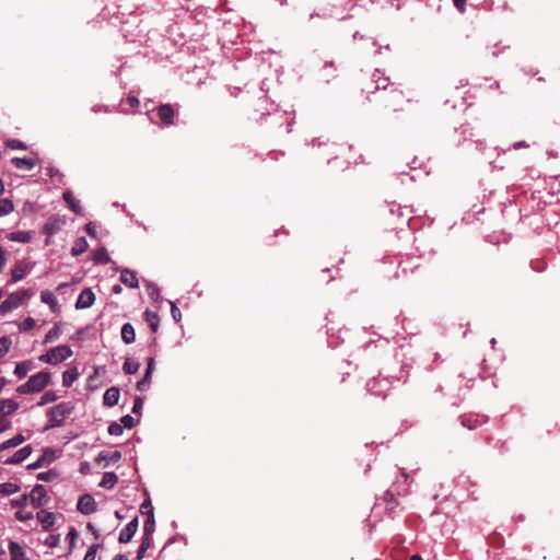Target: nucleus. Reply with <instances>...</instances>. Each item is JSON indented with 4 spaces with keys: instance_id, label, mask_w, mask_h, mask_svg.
<instances>
[{
    "instance_id": "nucleus-1",
    "label": "nucleus",
    "mask_w": 560,
    "mask_h": 560,
    "mask_svg": "<svg viewBox=\"0 0 560 560\" xmlns=\"http://www.w3.org/2000/svg\"><path fill=\"white\" fill-rule=\"evenodd\" d=\"M50 382V373L40 371L32 375L28 381L16 388L19 394H31L42 392Z\"/></svg>"
},
{
    "instance_id": "nucleus-2",
    "label": "nucleus",
    "mask_w": 560,
    "mask_h": 560,
    "mask_svg": "<svg viewBox=\"0 0 560 560\" xmlns=\"http://www.w3.org/2000/svg\"><path fill=\"white\" fill-rule=\"evenodd\" d=\"M32 290H18L8 295V298L0 304V315H5L13 310L23 305L28 299L33 296Z\"/></svg>"
},
{
    "instance_id": "nucleus-3",
    "label": "nucleus",
    "mask_w": 560,
    "mask_h": 560,
    "mask_svg": "<svg viewBox=\"0 0 560 560\" xmlns=\"http://www.w3.org/2000/svg\"><path fill=\"white\" fill-rule=\"evenodd\" d=\"M72 353L73 352L69 346L61 345L51 348L46 353L42 354L38 359L42 362L55 365L69 359Z\"/></svg>"
},
{
    "instance_id": "nucleus-4",
    "label": "nucleus",
    "mask_w": 560,
    "mask_h": 560,
    "mask_svg": "<svg viewBox=\"0 0 560 560\" xmlns=\"http://www.w3.org/2000/svg\"><path fill=\"white\" fill-rule=\"evenodd\" d=\"M74 407L71 402H60L47 411L50 427H60L63 420L73 411Z\"/></svg>"
},
{
    "instance_id": "nucleus-5",
    "label": "nucleus",
    "mask_w": 560,
    "mask_h": 560,
    "mask_svg": "<svg viewBox=\"0 0 560 560\" xmlns=\"http://www.w3.org/2000/svg\"><path fill=\"white\" fill-rule=\"evenodd\" d=\"M30 271L31 269L28 265L24 260H19L11 269V279L9 280V284L21 281L30 273Z\"/></svg>"
},
{
    "instance_id": "nucleus-6",
    "label": "nucleus",
    "mask_w": 560,
    "mask_h": 560,
    "mask_svg": "<svg viewBox=\"0 0 560 560\" xmlns=\"http://www.w3.org/2000/svg\"><path fill=\"white\" fill-rule=\"evenodd\" d=\"M77 508L82 514L89 515L96 512L97 505L92 495L83 494L79 498Z\"/></svg>"
},
{
    "instance_id": "nucleus-7",
    "label": "nucleus",
    "mask_w": 560,
    "mask_h": 560,
    "mask_svg": "<svg viewBox=\"0 0 560 560\" xmlns=\"http://www.w3.org/2000/svg\"><path fill=\"white\" fill-rule=\"evenodd\" d=\"M95 302V294L90 289L86 288L81 291V293L78 296V300L75 302V308L78 310H84L91 307Z\"/></svg>"
},
{
    "instance_id": "nucleus-8",
    "label": "nucleus",
    "mask_w": 560,
    "mask_h": 560,
    "mask_svg": "<svg viewBox=\"0 0 560 560\" xmlns=\"http://www.w3.org/2000/svg\"><path fill=\"white\" fill-rule=\"evenodd\" d=\"M138 529V517L132 518L119 533L118 540L121 544L129 542Z\"/></svg>"
},
{
    "instance_id": "nucleus-9",
    "label": "nucleus",
    "mask_w": 560,
    "mask_h": 560,
    "mask_svg": "<svg viewBox=\"0 0 560 560\" xmlns=\"http://www.w3.org/2000/svg\"><path fill=\"white\" fill-rule=\"evenodd\" d=\"M31 503L38 508L47 502V493L42 485H36L30 493Z\"/></svg>"
},
{
    "instance_id": "nucleus-10",
    "label": "nucleus",
    "mask_w": 560,
    "mask_h": 560,
    "mask_svg": "<svg viewBox=\"0 0 560 560\" xmlns=\"http://www.w3.org/2000/svg\"><path fill=\"white\" fill-rule=\"evenodd\" d=\"M36 517L38 522L42 524L44 530H49L56 522V515L52 512L40 510L37 512Z\"/></svg>"
},
{
    "instance_id": "nucleus-11",
    "label": "nucleus",
    "mask_w": 560,
    "mask_h": 560,
    "mask_svg": "<svg viewBox=\"0 0 560 560\" xmlns=\"http://www.w3.org/2000/svg\"><path fill=\"white\" fill-rule=\"evenodd\" d=\"M120 281L131 289H136L139 287L137 273L128 268L121 269Z\"/></svg>"
},
{
    "instance_id": "nucleus-12",
    "label": "nucleus",
    "mask_w": 560,
    "mask_h": 560,
    "mask_svg": "<svg viewBox=\"0 0 560 560\" xmlns=\"http://www.w3.org/2000/svg\"><path fill=\"white\" fill-rule=\"evenodd\" d=\"M32 454V447L26 445L19 451H16L10 458H8L4 463L7 465H16L25 460Z\"/></svg>"
},
{
    "instance_id": "nucleus-13",
    "label": "nucleus",
    "mask_w": 560,
    "mask_h": 560,
    "mask_svg": "<svg viewBox=\"0 0 560 560\" xmlns=\"http://www.w3.org/2000/svg\"><path fill=\"white\" fill-rule=\"evenodd\" d=\"M65 224V221L59 217H51L44 225V233L48 236H52L56 234L61 226Z\"/></svg>"
},
{
    "instance_id": "nucleus-14",
    "label": "nucleus",
    "mask_w": 560,
    "mask_h": 560,
    "mask_svg": "<svg viewBox=\"0 0 560 560\" xmlns=\"http://www.w3.org/2000/svg\"><path fill=\"white\" fill-rule=\"evenodd\" d=\"M119 397V389L117 387H109L104 393L103 402L107 407H114L118 404Z\"/></svg>"
},
{
    "instance_id": "nucleus-15",
    "label": "nucleus",
    "mask_w": 560,
    "mask_h": 560,
    "mask_svg": "<svg viewBox=\"0 0 560 560\" xmlns=\"http://www.w3.org/2000/svg\"><path fill=\"white\" fill-rule=\"evenodd\" d=\"M158 115L165 125L173 124L175 114L173 107L170 104L161 105L158 109Z\"/></svg>"
},
{
    "instance_id": "nucleus-16",
    "label": "nucleus",
    "mask_w": 560,
    "mask_h": 560,
    "mask_svg": "<svg viewBox=\"0 0 560 560\" xmlns=\"http://www.w3.org/2000/svg\"><path fill=\"white\" fill-rule=\"evenodd\" d=\"M121 459V453L119 451L112 452L110 454H107L105 452H101L96 458V464H101L102 462H105V466H108L109 464L117 463Z\"/></svg>"
},
{
    "instance_id": "nucleus-17",
    "label": "nucleus",
    "mask_w": 560,
    "mask_h": 560,
    "mask_svg": "<svg viewBox=\"0 0 560 560\" xmlns=\"http://www.w3.org/2000/svg\"><path fill=\"white\" fill-rule=\"evenodd\" d=\"M63 200L68 207L77 214H82V207L80 201L73 196L71 190H66L62 195Z\"/></svg>"
},
{
    "instance_id": "nucleus-18",
    "label": "nucleus",
    "mask_w": 560,
    "mask_h": 560,
    "mask_svg": "<svg viewBox=\"0 0 560 560\" xmlns=\"http://www.w3.org/2000/svg\"><path fill=\"white\" fill-rule=\"evenodd\" d=\"M9 552L11 560H28L24 548L15 541H10Z\"/></svg>"
},
{
    "instance_id": "nucleus-19",
    "label": "nucleus",
    "mask_w": 560,
    "mask_h": 560,
    "mask_svg": "<svg viewBox=\"0 0 560 560\" xmlns=\"http://www.w3.org/2000/svg\"><path fill=\"white\" fill-rule=\"evenodd\" d=\"M20 407V404L13 399H3L0 401V417L12 415Z\"/></svg>"
},
{
    "instance_id": "nucleus-20",
    "label": "nucleus",
    "mask_w": 560,
    "mask_h": 560,
    "mask_svg": "<svg viewBox=\"0 0 560 560\" xmlns=\"http://www.w3.org/2000/svg\"><path fill=\"white\" fill-rule=\"evenodd\" d=\"M11 162L16 168L24 171H31L36 165V161L31 158H13Z\"/></svg>"
},
{
    "instance_id": "nucleus-21",
    "label": "nucleus",
    "mask_w": 560,
    "mask_h": 560,
    "mask_svg": "<svg viewBox=\"0 0 560 560\" xmlns=\"http://www.w3.org/2000/svg\"><path fill=\"white\" fill-rule=\"evenodd\" d=\"M40 300L43 303L49 305L50 310L54 313H57L59 311V304H58L57 298L55 296V294L51 291H48V290L43 291L40 293Z\"/></svg>"
},
{
    "instance_id": "nucleus-22",
    "label": "nucleus",
    "mask_w": 560,
    "mask_h": 560,
    "mask_svg": "<svg viewBox=\"0 0 560 560\" xmlns=\"http://www.w3.org/2000/svg\"><path fill=\"white\" fill-rule=\"evenodd\" d=\"M117 482H118L117 475L113 471H106V472H104L98 486L101 488L112 489L116 486Z\"/></svg>"
},
{
    "instance_id": "nucleus-23",
    "label": "nucleus",
    "mask_w": 560,
    "mask_h": 560,
    "mask_svg": "<svg viewBox=\"0 0 560 560\" xmlns=\"http://www.w3.org/2000/svg\"><path fill=\"white\" fill-rule=\"evenodd\" d=\"M121 339L125 343L130 345L136 339V331L130 323H126L121 327Z\"/></svg>"
},
{
    "instance_id": "nucleus-24",
    "label": "nucleus",
    "mask_w": 560,
    "mask_h": 560,
    "mask_svg": "<svg viewBox=\"0 0 560 560\" xmlns=\"http://www.w3.org/2000/svg\"><path fill=\"white\" fill-rule=\"evenodd\" d=\"M8 240L11 242H18V243H30L32 240V234L28 231H16L12 232L8 235Z\"/></svg>"
},
{
    "instance_id": "nucleus-25",
    "label": "nucleus",
    "mask_w": 560,
    "mask_h": 560,
    "mask_svg": "<svg viewBox=\"0 0 560 560\" xmlns=\"http://www.w3.org/2000/svg\"><path fill=\"white\" fill-rule=\"evenodd\" d=\"M33 369V362L30 360L20 362L15 365L14 374L21 380Z\"/></svg>"
},
{
    "instance_id": "nucleus-26",
    "label": "nucleus",
    "mask_w": 560,
    "mask_h": 560,
    "mask_svg": "<svg viewBox=\"0 0 560 560\" xmlns=\"http://www.w3.org/2000/svg\"><path fill=\"white\" fill-rule=\"evenodd\" d=\"M25 441V436L22 434H16L15 436L2 442L0 444V451H4L7 448L15 447L22 444Z\"/></svg>"
},
{
    "instance_id": "nucleus-27",
    "label": "nucleus",
    "mask_w": 560,
    "mask_h": 560,
    "mask_svg": "<svg viewBox=\"0 0 560 560\" xmlns=\"http://www.w3.org/2000/svg\"><path fill=\"white\" fill-rule=\"evenodd\" d=\"M89 247V244H88V241L85 240V237H79L72 248H71V254L72 256H79L81 254H83Z\"/></svg>"
},
{
    "instance_id": "nucleus-28",
    "label": "nucleus",
    "mask_w": 560,
    "mask_h": 560,
    "mask_svg": "<svg viewBox=\"0 0 560 560\" xmlns=\"http://www.w3.org/2000/svg\"><path fill=\"white\" fill-rule=\"evenodd\" d=\"M140 363L137 359L128 358L124 362L122 370L126 374H135L138 372Z\"/></svg>"
},
{
    "instance_id": "nucleus-29",
    "label": "nucleus",
    "mask_w": 560,
    "mask_h": 560,
    "mask_svg": "<svg viewBox=\"0 0 560 560\" xmlns=\"http://www.w3.org/2000/svg\"><path fill=\"white\" fill-rule=\"evenodd\" d=\"M62 334V328L59 323L55 324L54 327L46 334L44 343H49L57 340Z\"/></svg>"
},
{
    "instance_id": "nucleus-30",
    "label": "nucleus",
    "mask_w": 560,
    "mask_h": 560,
    "mask_svg": "<svg viewBox=\"0 0 560 560\" xmlns=\"http://www.w3.org/2000/svg\"><path fill=\"white\" fill-rule=\"evenodd\" d=\"M93 259L96 264H102V265L108 264L110 261V257H109L106 248H104V247L97 248L94 252Z\"/></svg>"
},
{
    "instance_id": "nucleus-31",
    "label": "nucleus",
    "mask_w": 560,
    "mask_h": 560,
    "mask_svg": "<svg viewBox=\"0 0 560 560\" xmlns=\"http://www.w3.org/2000/svg\"><path fill=\"white\" fill-rule=\"evenodd\" d=\"M145 320L148 322L149 326L151 327L153 332H156L159 329V316L156 313L151 311L144 312Z\"/></svg>"
},
{
    "instance_id": "nucleus-32",
    "label": "nucleus",
    "mask_w": 560,
    "mask_h": 560,
    "mask_svg": "<svg viewBox=\"0 0 560 560\" xmlns=\"http://www.w3.org/2000/svg\"><path fill=\"white\" fill-rule=\"evenodd\" d=\"M13 211H14V205L10 199H8V198L0 199V217L8 215Z\"/></svg>"
},
{
    "instance_id": "nucleus-33",
    "label": "nucleus",
    "mask_w": 560,
    "mask_h": 560,
    "mask_svg": "<svg viewBox=\"0 0 560 560\" xmlns=\"http://www.w3.org/2000/svg\"><path fill=\"white\" fill-rule=\"evenodd\" d=\"M78 378V372L75 370H67L62 374V385L69 387Z\"/></svg>"
},
{
    "instance_id": "nucleus-34",
    "label": "nucleus",
    "mask_w": 560,
    "mask_h": 560,
    "mask_svg": "<svg viewBox=\"0 0 560 560\" xmlns=\"http://www.w3.org/2000/svg\"><path fill=\"white\" fill-rule=\"evenodd\" d=\"M154 529H155L154 513H150V515H148V518L143 525V532L145 535L144 537H150V535L154 532Z\"/></svg>"
},
{
    "instance_id": "nucleus-35",
    "label": "nucleus",
    "mask_w": 560,
    "mask_h": 560,
    "mask_svg": "<svg viewBox=\"0 0 560 560\" xmlns=\"http://www.w3.org/2000/svg\"><path fill=\"white\" fill-rule=\"evenodd\" d=\"M373 82L375 83V90L386 89L388 85V79L382 77L378 70H376L373 74Z\"/></svg>"
},
{
    "instance_id": "nucleus-36",
    "label": "nucleus",
    "mask_w": 560,
    "mask_h": 560,
    "mask_svg": "<svg viewBox=\"0 0 560 560\" xmlns=\"http://www.w3.org/2000/svg\"><path fill=\"white\" fill-rule=\"evenodd\" d=\"M19 490V487L12 482L0 483V494H13Z\"/></svg>"
},
{
    "instance_id": "nucleus-37",
    "label": "nucleus",
    "mask_w": 560,
    "mask_h": 560,
    "mask_svg": "<svg viewBox=\"0 0 560 560\" xmlns=\"http://www.w3.org/2000/svg\"><path fill=\"white\" fill-rule=\"evenodd\" d=\"M151 377V374L144 373L143 378L136 384L137 390L145 392L150 387Z\"/></svg>"
},
{
    "instance_id": "nucleus-38",
    "label": "nucleus",
    "mask_w": 560,
    "mask_h": 560,
    "mask_svg": "<svg viewBox=\"0 0 560 560\" xmlns=\"http://www.w3.org/2000/svg\"><path fill=\"white\" fill-rule=\"evenodd\" d=\"M151 538L150 537H143L141 545L137 552V559L141 560L144 557L145 551L150 548Z\"/></svg>"
},
{
    "instance_id": "nucleus-39",
    "label": "nucleus",
    "mask_w": 560,
    "mask_h": 560,
    "mask_svg": "<svg viewBox=\"0 0 560 560\" xmlns=\"http://www.w3.org/2000/svg\"><path fill=\"white\" fill-rule=\"evenodd\" d=\"M35 319L33 317H26L24 320L19 323L20 331H27L35 327Z\"/></svg>"
},
{
    "instance_id": "nucleus-40",
    "label": "nucleus",
    "mask_w": 560,
    "mask_h": 560,
    "mask_svg": "<svg viewBox=\"0 0 560 560\" xmlns=\"http://www.w3.org/2000/svg\"><path fill=\"white\" fill-rule=\"evenodd\" d=\"M11 348V340L8 337L0 338V358L4 357Z\"/></svg>"
},
{
    "instance_id": "nucleus-41",
    "label": "nucleus",
    "mask_w": 560,
    "mask_h": 560,
    "mask_svg": "<svg viewBox=\"0 0 560 560\" xmlns=\"http://www.w3.org/2000/svg\"><path fill=\"white\" fill-rule=\"evenodd\" d=\"M108 433L114 436H119L124 433V427L121 423L113 422L108 427Z\"/></svg>"
},
{
    "instance_id": "nucleus-42",
    "label": "nucleus",
    "mask_w": 560,
    "mask_h": 560,
    "mask_svg": "<svg viewBox=\"0 0 560 560\" xmlns=\"http://www.w3.org/2000/svg\"><path fill=\"white\" fill-rule=\"evenodd\" d=\"M56 399L57 395L54 392H46L38 401V406H44L48 402L55 401Z\"/></svg>"
},
{
    "instance_id": "nucleus-43",
    "label": "nucleus",
    "mask_w": 560,
    "mask_h": 560,
    "mask_svg": "<svg viewBox=\"0 0 560 560\" xmlns=\"http://www.w3.org/2000/svg\"><path fill=\"white\" fill-rule=\"evenodd\" d=\"M100 548V545L93 544L89 547L86 553L84 555L83 560H95L97 550Z\"/></svg>"
},
{
    "instance_id": "nucleus-44",
    "label": "nucleus",
    "mask_w": 560,
    "mask_h": 560,
    "mask_svg": "<svg viewBox=\"0 0 560 560\" xmlns=\"http://www.w3.org/2000/svg\"><path fill=\"white\" fill-rule=\"evenodd\" d=\"M149 295L152 300L158 301L160 299V289L156 284L149 282L148 283Z\"/></svg>"
},
{
    "instance_id": "nucleus-45",
    "label": "nucleus",
    "mask_w": 560,
    "mask_h": 560,
    "mask_svg": "<svg viewBox=\"0 0 560 560\" xmlns=\"http://www.w3.org/2000/svg\"><path fill=\"white\" fill-rule=\"evenodd\" d=\"M56 477H57V474L52 470L39 472L37 475L38 480L46 481V482L54 480Z\"/></svg>"
},
{
    "instance_id": "nucleus-46",
    "label": "nucleus",
    "mask_w": 560,
    "mask_h": 560,
    "mask_svg": "<svg viewBox=\"0 0 560 560\" xmlns=\"http://www.w3.org/2000/svg\"><path fill=\"white\" fill-rule=\"evenodd\" d=\"M120 423L124 429H132L136 424V421L130 415H126L120 419Z\"/></svg>"
},
{
    "instance_id": "nucleus-47",
    "label": "nucleus",
    "mask_w": 560,
    "mask_h": 560,
    "mask_svg": "<svg viewBox=\"0 0 560 560\" xmlns=\"http://www.w3.org/2000/svg\"><path fill=\"white\" fill-rule=\"evenodd\" d=\"M34 517L32 512H25V511H18L15 513V518L20 522H26Z\"/></svg>"
},
{
    "instance_id": "nucleus-48",
    "label": "nucleus",
    "mask_w": 560,
    "mask_h": 560,
    "mask_svg": "<svg viewBox=\"0 0 560 560\" xmlns=\"http://www.w3.org/2000/svg\"><path fill=\"white\" fill-rule=\"evenodd\" d=\"M140 511L142 514H148V515H150V513H153V506H152L151 500L149 498L143 501V503L140 506Z\"/></svg>"
},
{
    "instance_id": "nucleus-49",
    "label": "nucleus",
    "mask_w": 560,
    "mask_h": 560,
    "mask_svg": "<svg viewBox=\"0 0 560 560\" xmlns=\"http://www.w3.org/2000/svg\"><path fill=\"white\" fill-rule=\"evenodd\" d=\"M171 304V314H172V317L174 318L175 322H179L180 318H182V313L179 311V308L176 306V304L174 302H170Z\"/></svg>"
},
{
    "instance_id": "nucleus-50",
    "label": "nucleus",
    "mask_w": 560,
    "mask_h": 560,
    "mask_svg": "<svg viewBox=\"0 0 560 560\" xmlns=\"http://www.w3.org/2000/svg\"><path fill=\"white\" fill-rule=\"evenodd\" d=\"M8 145L11 148V149H16V150H26V144L20 140H11L9 141Z\"/></svg>"
},
{
    "instance_id": "nucleus-51",
    "label": "nucleus",
    "mask_w": 560,
    "mask_h": 560,
    "mask_svg": "<svg viewBox=\"0 0 560 560\" xmlns=\"http://www.w3.org/2000/svg\"><path fill=\"white\" fill-rule=\"evenodd\" d=\"M142 407H143L142 398L141 397H136L135 402H133V407H132V412H135V413L140 412Z\"/></svg>"
},
{
    "instance_id": "nucleus-52",
    "label": "nucleus",
    "mask_w": 560,
    "mask_h": 560,
    "mask_svg": "<svg viewBox=\"0 0 560 560\" xmlns=\"http://www.w3.org/2000/svg\"><path fill=\"white\" fill-rule=\"evenodd\" d=\"M7 261H8V252L4 248L0 247V271L2 270V268L4 267Z\"/></svg>"
},
{
    "instance_id": "nucleus-53",
    "label": "nucleus",
    "mask_w": 560,
    "mask_h": 560,
    "mask_svg": "<svg viewBox=\"0 0 560 560\" xmlns=\"http://www.w3.org/2000/svg\"><path fill=\"white\" fill-rule=\"evenodd\" d=\"M453 3L460 13L466 11V0H453Z\"/></svg>"
},
{
    "instance_id": "nucleus-54",
    "label": "nucleus",
    "mask_w": 560,
    "mask_h": 560,
    "mask_svg": "<svg viewBox=\"0 0 560 560\" xmlns=\"http://www.w3.org/2000/svg\"><path fill=\"white\" fill-rule=\"evenodd\" d=\"M44 464H45V457L43 456L38 460H36L35 463L30 464L28 465V469H37V468L44 466Z\"/></svg>"
},
{
    "instance_id": "nucleus-55",
    "label": "nucleus",
    "mask_w": 560,
    "mask_h": 560,
    "mask_svg": "<svg viewBox=\"0 0 560 560\" xmlns=\"http://www.w3.org/2000/svg\"><path fill=\"white\" fill-rule=\"evenodd\" d=\"M154 358H149L148 359V363H147V370H145V373L148 374H151L153 373V370H154Z\"/></svg>"
},
{
    "instance_id": "nucleus-56",
    "label": "nucleus",
    "mask_w": 560,
    "mask_h": 560,
    "mask_svg": "<svg viewBox=\"0 0 560 560\" xmlns=\"http://www.w3.org/2000/svg\"><path fill=\"white\" fill-rule=\"evenodd\" d=\"M127 103L131 106V107H137L139 105V100L138 97L136 96H128L127 97Z\"/></svg>"
},
{
    "instance_id": "nucleus-57",
    "label": "nucleus",
    "mask_w": 560,
    "mask_h": 560,
    "mask_svg": "<svg viewBox=\"0 0 560 560\" xmlns=\"http://www.w3.org/2000/svg\"><path fill=\"white\" fill-rule=\"evenodd\" d=\"M10 425H11L10 421L1 419L0 420V433L8 430L10 428Z\"/></svg>"
},
{
    "instance_id": "nucleus-58",
    "label": "nucleus",
    "mask_w": 560,
    "mask_h": 560,
    "mask_svg": "<svg viewBox=\"0 0 560 560\" xmlns=\"http://www.w3.org/2000/svg\"><path fill=\"white\" fill-rule=\"evenodd\" d=\"M85 230L90 235L95 236V229L92 223H88Z\"/></svg>"
},
{
    "instance_id": "nucleus-59",
    "label": "nucleus",
    "mask_w": 560,
    "mask_h": 560,
    "mask_svg": "<svg viewBox=\"0 0 560 560\" xmlns=\"http://www.w3.org/2000/svg\"><path fill=\"white\" fill-rule=\"evenodd\" d=\"M89 470H90V464L86 462L82 463L81 467H80V472L86 474Z\"/></svg>"
},
{
    "instance_id": "nucleus-60",
    "label": "nucleus",
    "mask_w": 560,
    "mask_h": 560,
    "mask_svg": "<svg viewBox=\"0 0 560 560\" xmlns=\"http://www.w3.org/2000/svg\"><path fill=\"white\" fill-rule=\"evenodd\" d=\"M513 149H520V148H527L528 144L525 142V141H518V142H515L513 145Z\"/></svg>"
},
{
    "instance_id": "nucleus-61",
    "label": "nucleus",
    "mask_w": 560,
    "mask_h": 560,
    "mask_svg": "<svg viewBox=\"0 0 560 560\" xmlns=\"http://www.w3.org/2000/svg\"><path fill=\"white\" fill-rule=\"evenodd\" d=\"M462 424L464 427H468V429H470V430L474 429V425L470 423V419H467V418L463 419Z\"/></svg>"
},
{
    "instance_id": "nucleus-62",
    "label": "nucleus",
    "mask_w": 560,
    "mask_h": 560,
    "mask_svg": "<svg viewBox=\"0 0 560 560\" xmlns=\"http://www.w3.org/2000/svg\"><path fill=\"white\" fill-rule=\"evenodd\" d=\"M121 290H122V289H121V287H120L119 284H115V285H113V288H112V291H113V293H115V294H119V293L121 292Z\"/></svg>"
},
{
    "instance_id": "nucleus-63",
    "label": "nucleus",
    "mask_w": 560,
    "mask_h": 560,
    "mask_svg": "<svg viewBox=\"0 0 560 560\" xmlns=\"http://www.w3.org/2000/svg\"><path fill=\"white\" fill-rule=\"evenodd\" d=\"M68 537L71 539V540H74L75 537H77V532L74 528H71L70 532L68 533Z\"/></svg>"
},
{
    "instance_id": "nucleus-64",
    "label": "nucleus",
    "mask_w": 560,
    "mask_h": 560,
    "mask_svg": "<svg viewBox=\"0 0 560 560\" xmlns=\"http://www.w3.org/2000/svg\"><path fill=\"white\" fill-rule=\"evenodd\" d=\"M113 560H128V558L125 555H116Z\"/></svg>"
}]
</instances>
